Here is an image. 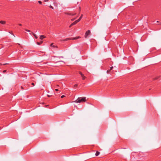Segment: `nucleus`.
Returning <instances> with one entry per match:
<instances>
[{"label":"nucleus","mask_w":161,"mask_h":161,"mask_svg":"<svg viewBox=\"0 0 161 161\" xmlns=\"http://www.w3.org/2000/svg\"><path fill=\"white\" fill-rule=\"evenodd\" d=\"M49 7H50V8H52V9H53V7L52 6H51V5H50V6H49Z\"/></svg>","instance_id":"2eb2a0df"},{"label":"nucleus","mask_w":161,"mask_h":161,"mask_svg":"<svg viewBox=\"0 0 161 161\" xmlns=\"http://www.w3.org/2000/svg\"><path fill=\"white\" fill-rule=\"evenodd\" d=\"M43 42V41H41L40 42H37V45H40V44H41Z\"/></svg>","instance_id":"6e6552de"},{"label":"nucleus","mask_w":161,"mask_h":161,"mask_svg":"<svg viewBox=\"0 0 161 161\" xmlns=\"http://www.w3.org/2000/svg\"><path fill=\"white\" fill-rule=\"evenodd\" d=\"M110 71V70H109V69L107 71V73H109V72Z\"/></svg>","instance_id":"4468645a"},{"label":"nucleus","mask_w":161,"mask_h":161,"mask_svg":"<svg viewBox=\"0 0 161 161\" xmlns=\"http://www.w3.org/2000/svg\"><path fill=\"white\" fill-rule=\"evenodd\" d=\"M6 70H4L3 71V73H5V72H6Z\"/></svg>","instance_id":"b1692460"},{"label":"nucleus","mask_w":161,"mask_h":161,"mask_svg":"<svg viewBox=\"0 0 161 161\" xmlns=\"http://www.w3.org/2000/svg\"><path fill=\"white\" fill-rule=\"evenodd\" d=\"M86 97H82L80 99V97H78L77 99L74 101L76 103H80L83 102H85L86 101Z\"/></svg>","instance_id":"f257e3e1"},{"label":"nucleus","mask_w":161,"mask_h":161,"mask_svg":"<svg viewBox=\"0 0 161 161\" xmlns=\"http://www.w3.org/2000/svg\"><path fill=\"white\" fill-rule=\"evenodd\" d=\"M47 96L49 97H50L51 96L49 95H47Z\"/></svg>","instance_id":"c85d7f7f"},{"label":"nucleus","mask_w":161,"mask_h":161,"mask_svg":"<svg viewBox=\"0 0 161 161\" xmlns=\"http://www.w3.org/2000/svg\"><path fill=\"white\" fill-rule=\"evenodd\" d=\"M21 88L22 89H23V87H22V86H21Z\"/></svg>","instance_id":"a878e982"},{"label":"nucleus","mask_w":161,"mask_h":161,"mask_svg":"<svg viewBox=\"0 0 161 161\" xmlns=\"http://www.w3.org/2000/svg\"><path fill=\"white\" fill-rule=\"evenodd\" d=\"M31 85L33 86H35V84L33 83H32Z\"/></svg>","instance_id":"4be33fe9"},{"label":"nucleus","mask_w":161,"mask_h":161,"mask_svg":"<svg viewBox=\"0 0 161 161\" xmlns=\"http://www.w3.org/2000/svg\"><path fill=\"white\" fill-rule=\"evenodd\" d=\"M0 23L2 24H5L6 23V22L4 21H0Z\"/></svg>","instance_id":"39448f33"},{"label":"nucleus","mask_w":161,"mask_h":161,"mask_svg":"<svg viewBox=\"0 0 161 161\" xmlns=\"http://www.w3.org/2000/svg\"><path fill=\"white\" fill-rule=\"evenodd\" d=\"M55 90H56V91H58V89H55Z\"/></svg>","instance_id":"bb28decb"},{"label":"nucleus","mask_w":161,"mask_h":161,"mask_svg":"<svg viewBox=\"0 0 161 161\" xmlns=\"http://www.w3.org/2000/svg\"><path fill=\"white\" fill-rule=\"evenodd\" d=\"M99 153H100L99 152L97 151V152L95 154V155L96 156H97L99 154Z\"/></svg>","instance_id":"1a4fd4ad"},{"label":"nucleus","mask_w":161,"mask_h":161,"mask_svg":"<svg viewBox=\"0 0 161 161\" xmlns=\"http://www.w3.org/2000/svg\"><path fill=\"white\" fill-rule=\"evenodd\" d=\"M53 43H52L51 45V46L53 47H55V46H53Z\"/></svg>","instance_id":"dca6fc26"},{"label":"nucleus","mask_w":161,"mask_h":161,"mask_svg":"<svg viewBox=\"0 0 161 161\" xmlns=\"http://www.w3.org/2000/svg\"><path fill=\"white\" fill-rule=\"evenodd\" d=\"M72 39L73 40H75V39H76V37H75L72 38Z\"/></svg>","instance_id":"aec40b11"},{"label":"nucleus","mask_w":161,"mask_h":161,"mask_svg":"<svg viewBox=\"0 0 161 161\" xmlns=\"http://www.w3.org/2000/svg\"><path fill=\"white\" fill-rule=\"evenodd\" d=\"M91 33V31L90 30H88L85 33V37L86 38L87 37V36L89 34H90Z\"/></svg>","instance_id":"7ed1b4c3"},{"label":"nucleus","mask_w":161,"mask_h":161,"mask_svg":"<svg viewBox=\"0 0 161 161\" xmlns=\"http://www.w3.org/2000/svg\"><path fill=\"white\" fill-rule=\"evenodd\" d=\"M46 37L44 35H41L40 36V38L41 40H42L43 38H45Z\"/></svg>","instance_id":"20e7f679"},{"label":"nucleus","mask_w":161,"mask_h":161,"mask_svg":"<svg viewBox=\"0 0 161 161\" xmlns=\"http://www.w3.org/2000/svg\"><path fill=\"white\" fill-rule=\"evenodd\" d=\"M82 16H83V15L82 14H81L80 17V18H79V19H78V20H75V22H73V23H72L71 25H70V26H69V27H71L72 25H75V24H76L77 23H78V22H79L80 20V19H81V18H82Z\"/></svg>","instance_id":"f03ea898"},{"label":"nucleus","mask_w":161,"mask_h":161,"mask_svg":"<svg viewBox=\"0 0 161 161\" xmlns=\"http://www.w3.org/2000/svg\"><path fill=\"white\" fill-rule=\"evenodd\" d=\"M113 67L112 66V67H111L110 68V69L109 70H111L112 69H113Z\"/></svg>","instance_id":"ddd939ff"},{"label":"nucleus","mask_w":161,"mask_h":161,"mask_svg":"<svg viewBox=\"0 0 161 161\" xmlns=\"http://www.w3.org/2000/svg\"><path fill=\"white\" fill-rule=\"evenodd\" d=\"M157 22H159V21H157Z\"/></svg>","instance_id":"7c9ffc66"},{"label":"nucleus","mask_w":161,"mask_h":161,"mask_svg":"<svg viewBox=\"0 0 161 161\" xmlns=\"http://www.w3.org/2000/svg\"><path fill=\"white\" fill-rule=\"evenodd\" d=\"M64 97H65V96L63 95V96H61V98H63Z\"/></svg>","instance_id":"a211bd4d"},{"label":"nucleus","mask_w":161,"mask_h":161,"mask_svg":"<svg viewBox=\"0 0 161 161\" xmlns=\"http://www.w3.org/2000/svg\"><path fill=\"white\" fill-rule=\"evenodd\" d=\"M80 36L76 37V39H79V38H80Z\"/></svg>","instance_id":"6ab92c4d"},{"label":"nucleus","mask_w":161,"mask_h":161,"mask_svg":"<svg viewBox=\"0 0 161 161\" xmlns=\"http://www.w3.org/2000/svg\"><path fill=\"white\" fill-rule=\"evenodd\" d=\"M47 1H48V0H44V1L45 2H47Z\"/></svg>","instance_id":"5701e85b"},{"label":"nucleus","mask_w":161,"mask_h":161,"mask_svg":"<svg viewBox=\"0 0 161 161\" xmlns=\"http://www.w3.org/2000/svg\"><path fill=\"white\" fill-rule=\"evenodd\" d=\"M80 9H81L80 7H79V10H80Z\"/></svg>","instance_id":"393cba45"},{"label":"nucleus","mask_w":161,"mask_h":161,"mask_svg":"<svg viewBox=\"0 0 161 161\" xmlns=\"http://www.w3.org/2000/svg\"><path fill=\"white\" fill-rule=\"evenodd\" d=\"M32 34L33 35L35 36V38L36 39L37 38V36L36 34H35L34 33L32 32Z\"/></svg>","instance_id":"423d86ee"},{"label":"nucleus","mask_w":161,"mask_h":161,"mask_svg":"<svg viewBox=\"0 0 161 161\" xmlns=\"http://www.w3.org/2000/svg\"><path fill=\"white\" fill-rule=\"evenodd\" d=\"M79 74L81 75V76H83V74L80 72H79Z\"/></svg>","instance_id":"f8f14e48"},{"label":"nucleus","mask_w":161,"mask_h":161,"mask_svg":"<svg viewBox=\"0 0 161 161\" xmlns=\"http://www.w3.org/2000/svg\"><path fill=\"white\" fill-rule=\"evenodd\" d=\"M81 77H82V79L83 80H84L85 79V78H86V77L85 76H84V75L83 74V76H81Z\"/></svg>","instance_id":"9d476101"},{"label":"nucleus","mask_w":161,"mask_h":161,"mask_svg":"<svg viewBox=\"0 0 161 161\" xmlns=\"http://www.w3.org/2000/svg\"><path fill=\"white\" fill-rule=\"evenodd\" d=\"M13 35L14 36V37H15V36H14L13 34Z\"/></svg>","instance_id":"2f4dec72"},{"label":"nucleus","mask_w":161,"mask_h":161,"mask_svg":"<svg viewBox=\"0 0 161 161\" xmlns=\"http://www.w3.org/2000/svg\"><path fill=\"white\" fill-rule=\"evenodd\" d=\"M19 25L20 26H22V25L20 24H19Z\"/></svg>","instance_id":"cd10ccee"},{"label":"nucleus","mask_w":161,"mask_h":161,"mask_svg":"<svg viewBox=\"0 0 161 161\" xmlns=\"http://www.w3.org/2000/svg\"><path fill=\"white\" fill-rule=\"evenodd\" d=\"M6 64H4V65H5Z\"/></svg>","instance_id":"473e14b6"},{"label":"nucleus","mask_w":161,"mask_h":161,"mask_svg":"<svg viewBox=\"0 0 161 161\" xmlns=\"http://www.w3.org/2000/svg\"><path fill=\"white\" fill-rule=\"evenodd\" d=\"M74 19H72L71 20H74Z\"/></svg>","instance_id":"c756f323"},{"label":"nucleus","mask_w":161,"mask_h":161,"mask_svg":"<svg viewBox=\"0 0 161 161\" xmlns=\"http://www.w3.org/2000/svg\"><path fill=\"white\" fill-rule=\"evenodd\" d=\"M25 31H27V32H30L31 31L29 30H27V29H25Z\"/></svg>","instance_id":"9b49d317"},{"label":"nucleus","mask_w":161,"mask_h":161,"mask_svg":"<svg viewBox=\"0 0 161 161\" xmlns=\"http://www.w3.org/2000/svg\"><path fill=\"white\" fill-rule=\"evenodd\" d=\"M77 84H76L74 85L75 87H77Z\"/></svg>","instance_id":"412c9836"},{"label":"nucleus","mask_w":161,"mask_h":161,"mask_svg":"<svg viewBox=\"0 0 161 161\" xmlns=\"http://www.w3.org/2000/svg\"><path fill=\"white\" fill-rule=\"evenodd\" d=\"M38 2L40 4H41L42 3V2L41 1H39Z\"/></svg>","instance_id":"f3484780"},{"label":"nucleus","mask_w":161,"mask_h":161,"mask_svg":"<svg viewBox=\"0 0 161 161\" xmlns=\"http://www.w3.org/2000/svg\"><path fill=\"white\" fill-rule=\"evenodd\" d=\"M71 39L70 38H66V39H65V40H62V41H67V40H71Z\"/></svg>","instance_id":"0eeeda50"}]
</instances>
